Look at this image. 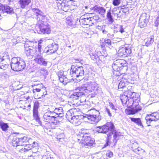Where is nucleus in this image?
Masks as SVG:
<instances>
[{"instance_id": "36", "label": "nucleus", "mask_w": 159, "mask_h": 159, "mask_svg": "<svg viewBox=\"0 0 159 159\" xmlns=\"http://www.w3.org/2000/svg\"><path fill=\"white\" fill-rule=\"evenodd\" d=\"M79 118V117L78 116L73 115L72 119L70 120V122L72 124L77 123L80 121Z\"/></svg>"}, {"instance_id": "60", "label": "nucleus", "mask_w": 159, "mask_h": 159, "mask_svg": "<svg viewBox=\"0 0 159 159\" xmlns=\"http://www.w3.org/2000/svg\"><path fill=\"white\" fill-rule=\"evenodd\" d=\"M3 75H7V73L6 72H4L3 73Z\"/></svg>"}, {"instance_id": "25", "label": "nucleus", "mask_w": 159, "mask_h": 159, "mask_svg": "<svg viewBox=\"0 0 159 159\" xmlns=\"http://www.w3.org/2000/svg\"><path fill=\"white\" fill-rule=\"evenodd\" d=\"M38 144L37 143L35 142H33V143L32 145H31V144H30V143H26L23 146H24V149L25 150V151H28L31 149L32 147H34L36 146H38Z\"/></svg>"}, {"instance_id": "61", "label": "nucleus", "mask_w": 159, "mask_h": 159, "mask_svg": "<svg viewBox=\"0 0 159 159\" xmlns=\"http://www.w3.org/2000/svg\"><path fill=\"white\" fill-rule=\"evenodd\" d=\"M39 86H40V87H41V88H43V85L42 84H40V85H39Z\"/></svg>"}, {"instance_id": "46", "label": "nucleus", "mask_w": 159, "mask_h": 159, "mask_svg": "<svg viewBox=\"0 0 159 159\" xmlns=\"http://www.w3.org/2000/svg\"><path fill=\"white\" fill-rule=\"evenodd\" d=\"M113 153L111 151H109L106 153V156L109 157H111L113 156Z\"/></svg>"}, {"instance_id": "41", "label": "nucleus", "mask_w": 159, "mask_h": 159, "mask_svg": "<svg viewBox=\"0 0 159 159\" xmlns=\"http://www.w3.org/2000/svg\"><path fill=\"white\" fill-rule=\"evenodd\" d=\"M9 66L7 64H5L2 62H0V68L4 70H7Z\"/></svg>"}, {"instance_id": "11", "label": "nucleus", "mask_w": 159, "mask_h": 159, "mask_svg": "<svg viewBox=\"0 0 159 159\" xmlns=\"http://www.w3.org/2000/svg\"><path fill=\"white\" fill-rule=\"evenodd\" d=\"M127 66V63L125 60L123 59H118L114 61L112 67L114 70L119 71L124 67Z\"/></svg>"}, {"instance_id": "56", "label": "nucleus", "mask_w": 159, "mask_h": 159, "mask_svg": "<svg viewBox=\"0 0 159 159\" xmlns=\"http://www.w3.org/2000/svg\"><path fill=\"white\" fill-rule=\"evenodd\" d=\"M107 36H108V37H110H110L111 38H112V37H113V34H112V35H111L110 34H107Z\"/></svg>"}, {"instance_id": "22", "label": "nucleus", "mask_w": 159, "mask_h": 159, "mask_svg": "<svg viewBox=\"0 0 159 159\" xmlns=\"http://www.w3.org/2000/svg\"><path fill=\"white\" fill-rule=\"evenodd\" d=\"M52 112L55 113V116H57V118H56V120L58 119V118H62L64 116L63 109L61 107L56 108L54 111Z\"/></svg>"}, {"instance_id": "35", "label": "nucleus", "mask_w": 159, "mask_h": 159, "mask_svg": "<svg viewBox=\"0 0 159 159\" xmlns=\"http://www.w3.org/2000/svg\"><path fill=\"white\" fill-rule=\"evenodd\" d=\"M66 22L68 25L71 27L75 25V21L70 17L66 18Z\"/></svg>"}, {"instance_id": "40", "label": "nucleus", "mask_w": 159, "mask_h": 159, "mask_svg": "<svg viewBox=\"0 0 159 159\" xmlns=\"http://www.w3.org/2000/svg\"><path fill=\"white\" fill-rule=\"evenodd\" d=\"M148 22L145 21H141L139 19V25L141 28H143L145 27Z\"/></svg>"}, {"instance_id": "30", "label": "nucleus", "mask_w": 159, "mask_h": 159, "mask_svg": "<svg viewBox=\"0 0 159 159\" xmlns=\"http://www.w3.org/2000/svg\"><path fill=\"white\" fill-rule=\"evenodd\" d=\"M0 127L2 131H6L9 128V126L7 123L4 122L2 120H0Z\"/></svg>"}, {"instance_id": "14", "label": "nucleus", "mask_w": 159, "mask_h": 159, "mask_svg": "<svg viewBox=\"0 0 159 159\" xmlns=\"http://www.w3.org/2000/svg\"><path fill=\"white\" fill-rule=\"evenodd\" d=\"M79 22L80 25L84 28L87 27V26H91L93 25V22L91 21L89 17H86L85 16L80 17Z\"/></svg>"}, {"instance_id": "57", "label": "nucleus", "mask_w": 159, "mask_h": 159, "mask_svg": "<svg viewBox=\"0 0 159 159\" xmlns=\"http://www.w3.org/2000/svg\"><path fill=\"white\" fill-rule=\"evenodd\" d=\"M86 34H87V35H88V36H88V38H90V37H91V34H89V33H86Z\"/></svg>"}, {"instance_id": "44", "label": "nucleus", "mask_w": 159, "mask_h": 159, "mask_svg": "<svg viewBox=\"0 0 159 159\" xmlns=\"http://www.w3.org/2000/svg\"><path fill=\"white\" fill-rule=\"evenodd\" d=\"M120 3V0H113V4L115 6L119 5Z\"/></svg>"}, {"instance_id": "23", "label": "nucleus", "mask_w": 159, "mask_h": 159, "mask_svg": "<svg viewBox=\"0 0 159 159\" xmlns=\"http://www.w3.org/2000/svg\"><path fill=\"white\" fill-rule=\"evenodd\" d=\"M48 47L49 49L47 51V52H49L51 53L56 51L58 48V45L55 43H53L49 45Z\"/></svg>"}, {"instance_id": "58", "label": "nucleus", "mask_w": 159, "mask_h": 159, "mask_svg": "<svg viewBox=\"0 0 159 159\" xmlns=\"http://www.w3.org/2000/svg\"><path fill=\"white\" fill-rule=\"evenodd\" d=\"M43 41L42 40H40L39 41L38 44L41 45V43Z\"/></svg>"}, {"instance_id": "48", "label": "nucleus", "mask_w": 159, "mask_h": 159, "mask_svg": "<svg viewBox=\"0 0 159 159\" xmlns=\"http://www.w3.org/2000/svg\"><path fill=\"white\" fill-rule=\"evenodd\" d=\"M100 27L101 28L103 29L102 32V33L104 34H107V31L106 30H105L104 29L105 28L106 26L105 25H103L102 26H100Z\"/></svg>"}, {"instance_id": "38", "label": "nucleus", "mask_w": 159, "mask_h": 159, "mask_svg": "<svg viewBox=\"0 0 159 159\" xmlns=\"http://www.w3.org/2000/svg\"><path fill=\"white\" fill-rule=\"evenodd\" d=\"M25 50H26L25 53L27 56H33V49L31 48H25Z\"/></svg>"}, {"instance_id": "31", "label": "nucleus", "mask_w": 159, "mask_h": 159, "mask_svg": "<svg viewBox=\"0 0 159 159\" xmlns=\"http://www.w3.org/2000/svg\"><path fill=\"white\" fill-rule=\"evenodd\" d=\"M131 120L136 123L138 125L143 127L141 121L139 118H131Z\"/></svg>"}, {"instance_id": "45", "label": "nucleus", "mask_w": 159, "mask_h": 159, "mask_svg": "<svg viewBox=\"0 0 159 159\" xmlns=\"http://www.w3.org/2000/svg\"><path fill=\"white\" fill-rule=\"evenodd\" d=\"M158 16L157 17L155 22V25L156 26H157L159 24V11L158 12Z\"/></svg>"}, {"instance_id": "4", "label": "nucleus", "mask_w": 159, "mask_h": 159, "mask_svg": "<svg viewBox=\"0 0 159 159\" xmlns=\"http://www.w3.org/2000/svg\"><path fill=\"white\" fill-rule=\"evenodd\" d=\"M34 13L37 16V19L39 20L37 25L39 27L40 34L50 33L51 31V27L49 24L43 18L44 16L43 13L39 9H35Z\"/></svg>"}, {"instance_id": "29", "label": "nucleus", "mask_w": 159, "mask_h": 159, "mask_svg": "<svg viewBox=\"0 0 159 159\" xmlns=\"http://www.w3.org/2000/svg\"><path fill=\"white\" fill-rule=\"evenodd\" d=\"M149 17V15L148 14L145 13L141 15L139 19L141 21H145L146 22H148Z\"/></svg>"}, {"instance_id": "53", "label": "nucleus", "mask_w": 159, "mask_h": 159, "mask_svg": "<svg viewBox=\"0 0 159 159\" xmlns=\"http://www.w3.org/2000/svg\"><path fill=\"white\" fill-rule=\"evenodd\" d=\"M91 58L93 59H96L98 57V56L97 55L96 56H94V55H92L91 56Z\"/></svg>"}, {"instance_id": "19", "label": "nucleus", "mask_w": 159, "mask_h": 159, "mask_svg": "<svg viewBox=\"0 0 159 159\" xmlns=\"http://www.w3.org/2000/svg\"><path fill=\"white\" fill-rule=\"evenodd\" d=\"M41 89L40 88H35L33 89V92L34 95H37V96H35V99L40 98H41V97H45V95L47 94L46 92L45 94L44 93H43V92H41Z\"/></svg>"}, {"instance_id": "62", "label": "nucleus", "mask_w": 159, "mask_h": 159, "mask_svg": "<svg viewBox=\"0 0 159 159\" xmlns=\"http://www.w3.org/2000/svg\"><path fill=\"white\" fill-rule=\"evenodd\" d=\"M157 62L159 64V57L157 59Z\"/></svg>"}, {"instance_id": "7", "label": "nucleus", "mask_w": 159, "mask_h": 159, "mask_svg": "<svg viewBox=\"0 0 159 159\" xmlns=\"http://www.w3.org/2000/svg\"><path fill=\"white\" fill-rule=\"evenodd\" d=\"M86 117L91 124L98 123L101 120L100 112L95 109L89 110L87 112Z\"/></svg>"}, {"instance_id": "37", "label": "nucleus", "mask_w": 159, "mask_h": 159, "mask_svg": "<svg viewBox=\"0 0 159 159\" xmlns=\"http://www.w3.org/2000/svg\"><path fill=\"white\" fill-rule=\"evenodd\" d=\"M111 44V42L110 39H105L104 41L102 43L101 46L102 47L106 46H108Z\"/></svg>"}, {"instance_id": "33", "label": "nucleus", "mask_w": 159, "mask_h": 159, "mask_svg": "<svg viewBox=\"0 0 159 159\" xmlns=\"http://www.w3.org/2000/svg\"><path fill=\"white\" fill-rule=\"evenodd\" d=\"M73 112V111L71 109L67 111L66 113V117L67 119L69 121H70V120L72 119L73 116L74 115V114H72Z\"/></svg>"}, {"instance_id": "9", "label": "nucleus", "mask_w": 159, "mask_h": 159, "mask_svg": "<svg viewBox=\"0 0 159 159\" xmlns=\"http://www.w3.org/2000/svg\"><path fill=\"white\" fill-rule=\"evenodd\" d=\"M32 140L31 139H29L26 136L20 138L15 137L13 139L12 145L14 147L23 146L26 143H30Z\"/></svg>"}, {"instance_id": "17", "label": "nucleus", "mask_w": 159, "mask_h": 159, "mask_svg": "<svg viewBox=\"0 0 159 159\" xmlns=\"http://www.w3.org/2000/svg\"><path fill=\"white\" fill-rule=\"evenodd\" d=\"M0 11L3 13L12 14L13 13V9L12 7L7 5H3L0 4Z\"/></svg>"}, {"instance_id": "18", "label": "nucleus", "mask_w": 159, "mask_h": 159, "mask_svg": "<svg viewBox=\"0 0 159 159\" xmlns=\"http://www.w3.org/2000/svg\"><path fill=\"white\" fill-rule=\"evenodd\" d=\"M34 61L37 63L41 65L46 66L47 64V61H45V59L43 58V57L40 54H38L34 59Z\"/></svg>"}, {"instance_id": "32", "label": "nucleus", "mask_w": 159, "mask_h": 159, "mask_svg": "<svg viewBox=\"0 0 159 159\" xmlns=\"http://www.w3.org/2000/svg\"><path fill=\"white\" fill-rule=\"evenodd\" d=\"M133 151L140 156L142 155L143 153L145 152L144 150L139 147L133 149Z\"/></svg>"}, {"instance_id": "13", "label": "nucleus", "mask_w": 159, "mask_h": 159, "mask_svg": "<svg viewBox=\"0 0 159 159\" xmlns=\"http://www.w3.org/2000/svg\"><path fill=\"white\" fill-rule=\"evenodd\" d=\"M145 119L148 126H149L152 121H156L159 119V114L157 112L152 113L151 114H147Z\"/></svg>"}, {"instance_id": "5", "label": "nucleus", "mask_w": 159, "mask_h": 159, "mask_svg": "<svg viewBox=\"0 0 159 159\" xmlns=\"http://www.w3.org/2000/svg\"><path fill=\"white\" fill-rule=\"evenodd\" d=\"M77 138L78 142L81 143V146L86 148L92 146L94 142V139L90 137L89 133L85 132V130L80 132Z\"/></svg>"}, {"instance_id": "52", "label": "nucleus", "mask_w": 159, "mask_h": 159, "mask_svg": "<svg viewBox=\"0 0 159 159\" xmlns=\"http://www.w3.org/2000/svg\"><path fill=\"white\" fill-rule=\"evenodd\" d=\"M42 48V45H38V51L39 52H41V49Z\"/></svg>"}, {"instance_id": "34", "label": "nucleus", "mask_w": 159, "mask_h": 159, "mask_svg": "<svg viewBox=\"0 0 159 159\" xmlns=\"http://www.w3.org/2000/svg\"><path fill=\"white\" fill-rule=\"evenodd\" d=\"M154 42V36L153 35H151L148 37L147 41L146 43V45L148 47L151 44Z\"/></svg>"}, {"instance_id": "6", "label": "nucleus", "mask_w": 159, "mask_h": 159, "mask_svg": "<svg viewBox=\"0 0 159 159\" xmlns=\"http://www.w3.org/2000/svg\"><path fill=\"white\" fill-rule=\"evenodd\" d=\"M25 64L24 61L19 57L12 58L11 64V69L15 71H20L24 69Z\"/></svg>"}, {"instance_id": "51", "label": "nucleus", "mask_w": 159, "mask_h": 159, "mask_svg": "<svg viewBox=\"0 0 159 159\" xmlns=\"http://www.w3.org/2000/svg\"><path fill=\"white\" fill-rule=\"evenodd\" d=\"M39 152H33V154L32 155H30V156L29 155V157H35L36 156V155H38L39 154Z\"/></svg>"}, {"instance_id": "50", "label": "nucleus", "mask_w": 159, "mask_h": 159, "mask_svg": "<svg viewBox=\"0 0 159 159\" xmlns=\"http://www.w3.org/2000/svg\"><path fill=\"white\" fill-rule=\"evenodd\" d=\"M138 147V144L137 143H134L133 144L132 146V150L133 151V149H134L135 148H137Z\"/></svg>"}, {"instance_id": "43", "label": "nucleus", "mask_w": 159, "mask_h": 159, "mask_svg": "<svg viewBox=\"0 0 159 159\" xmlns=\"http://www.w3.org/2000/svg\"><path fill=\"white\" fill-rule=\"evenodd\" d=\"M104 112L105 113L107 114L109 116L111 117L112 116L110 110L107 107L105 108Z\"/></svg>"}, {"instance_id": "55", "label": "nucleus", "mask_w": 159, "mask_h": 159, "mask_svg": "<svg viewBox=\"0 0 159 159\" xmlns=\"http://www.w3.org/2000/svg\"><path fill=\"white\" fill-rule=\"evenodd\" d=\"M116 41L117 42H119L121 40V39L120 38H116Z\"/></svg>"}, {"instance_id": "20", "label": "nucleus", "mask_w": 159, "mask_h": 159, "mask_svg": "<svg viewBox=\"0 0 159 159\" xmlns=\"http://www.w3.org/2000/svg\"><path fill=\"white\" fill-rule=\"evenodd\" d=\"M58 76L60 81L64 84L66 85L69 82L66 76L64 75L63 72L60 71L59 72Z\"/></svg>"}, {"instance_id": "63", "label": "nucleus", "mask_w": 159, "mask_h": 159, "mask_svg": "<svg viewBox=\"0 0 159 159\" xmlns=\"http://www.w3.org/2000/svg\"><path fill=\"white\" fill-rule=\"evenodd\" d=\"M68 47H69V48H70L71 47V46H68Z\"/></svg>"}, {"instance_id": "24", "label": "nucleus", "mask_w": 159, "mask_h": 159, "mask_svg": "<svg viewBox=\"0 0 159 159\" xmlns=\"http://www.w3.org/2000/svg\"><path fill=\"white\" fill-rule=\"evenodd\" d=\"M93 9L95 12L102 15H104L106 12V10L104 8L99 6H95L93 8Z\"/></svg>"}, {"instance_id": "39", "label": "nucleus", "mask_w": 159, "mask_h": 159, "mask_svg": "<svg viewBox=\"0 0 159 159\" xmlns=\"http://www.w3.org/2000/svg\"><path fill=\"white\" fill-rule=\"evenodd\" d=\"M107 16L108 19V21L109 22H111V23H112L113 22L114 20L112 18V16L111 15V13L110 10H109L108 11Z\"/></svg>"}, {"instance_id": "64", "label": "nucleus", "mask_w": 159, "mask_h": 159, "mask_svg": "<svg viewBox=\"0 0 159 159\" xmlns=\"http://www.w3.org/2000/svg\"><path fill=\"white\" fill-rule=\"evenodd\" d=\"M45 71H46V72L47 73V71L46 70H45Z\"/></svg>"}, {"instance_id": "16", "label": "nucleus", "mask_w": 159, "mask_h": 159, "mask_svg": "<svg viewBox=\"0 0 159 159\" xmlns=\"http://www.w3.org/2000/svg\"><path fill=\"white\" fill-rule=\"evenodd\" d=\"M131 52V49L130 48L122 47L119 48L118 53L120 56H122L124 55L126 57L130 54Z\"/></svg>"}, {"instance_id": "27", "label": "nucleus", "mask_w": 159, "mask_h": 159, "mask_svg": "<svg viewBox=\"0 0 159 159\" xmlns=\"http://www.w3.org/2000/svg\"><path fill=\"white\" fill-rule=\"evenodd\" d=\"M30 2V0H19V3L21 8H24Z\"/></svg>"}, {"instance_id": "15", "label": "nucleus", "mask_w": 159, "mask_h": 159, "mask_svg": "<svg viewBox=\"0 0 159 159\" xmlns=\"http://www.w3.org/2000/svg\"><path fill=\"white\" fill-rule=\"evenodd\" d=\"M130 83V80L128 79L126 76H124L120 80V82L118 85V89L120 91H122V89H125V87L129 83Z\"/></svg>"}, {"instance_id": "47", "label": "nucleus", "mask_w": 159, "mask_h": 159, "mask_svg": "<svg viewBox=\"0 0 159 159\" xmlns=\"http://www.w3.org/2000/svg\"><path fill=\"white\" fill-rule=\"evenodd\" d=\"M4 102L5 103L6 107H7L8 109L10 107V105L8 101L4 100Z\"/></svg>"}, {"instance_id": "8", "label": "nucleus", "mask_w": 159, "mask_h": 159, "mask_svg": "<svg viewBox=\"0 0 159 159\" xmlns=\"http://www.w3.org/2000/svg\"><path fill=\"white\" fill-rule=\"evenodd\" d=\"M70 74L72 75V77L75 78L80 77V79L79 80H81L83 79L82 76L84 75V69L82 66L76 67L74 65H72L70 70Z\"/></svg>"}, {"instance_id": "59", "label": "nucleus", "mask_w": 159, "mask_h": 159, "mask_svg": "<svg viewBox=\"0 0 159 159\" xmlns=\"http://www.w3.org/2000/svg\"><path fill=\"white\" fill-rule=\"evenodd\" d=\"M46 159H54V158L53 157H49L47 158Z\"/></svg>"}, {"instance_id": "10", "label": "nucleus", "mask_w": 159, "mask_h": 159, "mask_svg": "<svg viewBox=\"0 0 159 159\" xmlns=\"http://www.w3.org/2000/svg\"><path fill=\"white\" fill-rule=\"evenodd\" d=\"M55 114L54 112L48 111L43 114V121L49 123H51L52 125H54L55 122L53 121L56 119V118L57 117V116H55Z\"/></svg>"}, {"instance_id": "26", "label": "nucleus", "mask_w": 159, "mask_h": 159, "mask_svg": "<svg viewBox=\"0 0 159 159\" xmlns=\"http://www.w3.org/2000/svg\"><path fill=\"white\" fill-rule=\"evenodd\" d=\"M36 43L33 41H26L25 44V48H31L33 49L34 47H36Z\"/></svg>"}, {"instance_id": "28", "label": "nucleus", "mask_w": 159, "mask_h": 159, "mask_svg": "<svg viewBox=\"0 0 159 159\" xmlns=\"http://www.w3.org/2000/svg\"><path fill=\"white\" fill-rule=\"evenodd\" d=\"M139 103H136L135 105L133 106V107H134V109L132 110L131 111L132 114H134L138 112V111L141 110L142 108V107L139 105Z\"/></svg>"}, {"instance_id": "54", "label": "nucleus", "mask_w": 159, "mask_h": 159, "mask_svg": "<svg viewBox=\"0 0 159 159\" xmlns=\"http://www.w3.org/2000/svg\"><path fill=\"white\" fill-rule=\"evenodd\" d=\"M120 31L121 32V33H122L124 32V30L122 26H121L120 29Z\"/></svg>"}, {"instance_id": "12", "label": "nucleus", "mask_w": 159, "mask_h": 159, "mask_svg": "<svg viewBox=\"0 0 159 159\" xmlns=\"http://www.w3.org/2000/svg\"><path fill=\"white\" fill-rule=\"evenodd\" d=\"M39 104L38 102H34L33 109V116L34 119L37 122V124L41 125V122L40 120L38 112Z\"/></svg>"}, {"instance_id": "2", "label": "nucleus", "mask_w": 159, "mask_h": 159, "mask_svg": "<svg viewBox=\"0 0 159 159\" xmlns=\"http://www.w3.org/2000/svg\"><path fill=\"white\" fill-rule=\"evenodd\" d=\"M120 99L123 103L128 107L133 106L136 103H139L140 98L139 95L131 90L126 91L124 94L120 96Z\"/></svg>"}, {"instance_id": "49", "label": "nucleus", "mask_w": 159, "mask_h": 159, "mask_svg": "<svg viewBox=\"0 0 159 159\" xmlns=\"http://www.w3.org/2000/svg\"><path fill=\"white\" fill-rule=\"evenodd\" d=\"M109 106L113 110H114L116 111V109L115 108V107L113 104L111 102H109Z\"/></svg>"}, {"instance_id": "42", "label": "nucleus", "mask_w": 159, "mask_h": 159, "mask_svg": "<svg viewBox=\"0 0 159 159\" xmlns=\"http://www.w3.org/2000/svg\"><path fill=\"white\" fill-rule=\"evenodd\" d=\"M90 19L91 20V21L93 22V24L94 23V21H96L98 20L99 19V16L98 15H96L92 17H89Z\"/></svg>"}, {"instance_id": "3", "label": "nucleus", "mask_w": 159, "mask_h": 159, "mask_svg": "<svg viewBox=\"0 0 159 159\" xmlns=\"http://www.w3.org/2000/svg\"><path fill=\"white\" fill-rule=\"evenodd\" d=\"M98 84L94 81H90L86 83L85 84L79 87L75 92H74L71 97L74 99H78L79 97L84 94V91L86 90L89 92H94L97 89Z\"/></svg>"}, {"instance_id": "21", "label": "nucleus", "mask_w": 159, "mask_h": 159, "mask_svg": "<svg viewBox=\"0 0 159 159\" xmlns=\"http://www.w3.org/2000/svg\"><path fill=\"white\" fill-rule=\"evenodd\" d=\"M57 6L58 9L62 10L65 12L67 11L69 8V5L61 1L57 2Z\"/></svg>"}, {"instance_id": "1", "label": "nucleus", "mask_w": 159, "mask_h": 159, "mask_svg": "<svg viewBox=\"0 0 159 159\" xmlns=\"http://www.w3.org/2000/svg\"><path fill=\"white\" fill-rule=\"evenodd\" d=\"M96 131L99 133L107 134L109 141L112 138L113 143L115 144L116 143L121 134L120 132H116L114 126L112 123L107 122L105 125L97 127Z\"/></svg>"}]
</instances>
